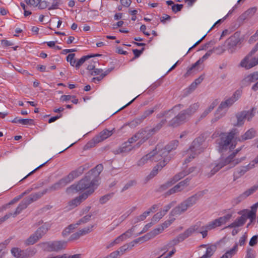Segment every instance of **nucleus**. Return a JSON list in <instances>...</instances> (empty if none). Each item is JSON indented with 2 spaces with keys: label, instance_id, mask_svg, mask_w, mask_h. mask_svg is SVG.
<instances>
[{
  "label": "nucleus",
  "instance_id": "obj_28",
  "mask_svg": "<svg viewBox=\"0 0 258 258\" xmlns=\"http://www.w3.org/2000/svg\"><path fill=\"white\" fill-rule=\"evenodd\" d=\"M167 122V119H163L160 121L159 123H158L152 129L149 130L148 133L149 135V137H151L153 136L155 133L159 131L162 127L166 124Z\"/></svg>",
  "mask_w": 258,
  "mask_h": 258
},
{
  "label": "nucleus",
  "instance_id": "obj_33",
  "mask_svg": "<svg viewBox=\"0 0 258 258\" xmlns=\"http://www.w3.org/2000/svg\"><path fill=\"white\" fill-rule=\"evenodd\" d=\"M183 107V105L182 104H178L174 106H173L171 109L166 110L165 111V119H168L172 117H173L175 113H174V110L176 109L177 108H179V109L182 108Z\"/></svg>",
  "mask_w": 258,
  "mask_h": 258
},
{
  "label": "nucleus",
  "instance_id": "obj_26",
  "mask_svg": "<svg viewBox=\"0 0 258 258\" xmlns=\"http://www.w3.org/2000/svg\"><path fill=\"white\" fill-rule=\"evenodd\" d=\"M167 163L168 161L166 160L163 162H159L151 171L149 175L150 178H151L156 176L158 174V171L161 170L167 164Z\"/></svg>",
  "mask_w": 258,
  "mask_h": 258
},
{
  "label": "nucleus",
  "instance_id": "obj_16",
  "mask_svg": "<svg viewBox=\"0 0 258 258\" xmlns=\"http://www.w3.org/2000/svg\"><path fill=\"white\" fill-rule=\"evenodd\" d=\"M232 216V214L228 213L224 216L220 217L217 219L209 223V229H214L217 227H220L222 225L226 224L230 220Z\"/></svg>",
  "mask_w": 258,
  "mask_h": 258
},
{
  "label": "nucleus",
  "instance_id": "obj_52",
  "mask_svg": "<svg viewBox=\"0 0 258 258\" xmlns=\"http://www.w3.org/2000/svg\"><path fill=\"white\" fill-rule=\"evenodd\" d=\"M113 194H108L105 195L101 197L99 199V202L101 204L103 205L106 203L109 199L112 197Z\"/></svg>",
  "mask_w": 258,
  "mask_h": 258
},
{
  "label": "nucleus",
  "instance_id": "obj_32",
  "mask_svg": "<svg viewBox=\"0 0 258 258\" xmlns=\"http://www.w3.org/2000/svg\"><path fill=\"white\" fill-rule=\"evenodd\" d=\"M179 144V142L177 140H173L171 141L168 145H167L164 148V150L168 151V155L170 152L173 150H175Z\"/></svg>",
  "mask_w": 258,
  "mask_h": 258
},
{
  "label": "nucleus",
  "instance_id": "obj_49",
  "mask_svg": "<svg viewBox=\"0 0 258 258\" xmlns=\"http://www.w3.org/2000/svg\"><path fill=\"white\" fill-rule=\"evenodd\" d=\"M188 175L186 170H183L179 173L175 175L172 181L174 183L177 181L178 180H180V179L183 178L185 176Z\"/></svg>",
  "mask_w": 258,
  "mask_h": 258
},
{
  "label": "nucleus",
  "instance_id": "obj_63",
  "mask_svg": "<svg viewBox=\"0 0 258 258\" xmlns=\"http://www.w3.org/2000/svg\"><path fill=\"white\" fill-rule=\"evenodd\" d=\"M218 103V102L217 100H215L211 103V104L210 105V106L208 107V108L206 109V110L207 111H208V113H209L217 105Z\"/></svg>",
  "mask_w": 258,
  "mask_h": 258
},
{
  "label": "nucleus",
  "instance_id": "obj_62",
  "mask_svg": "<svg viewBox=\"0 0 258 258\" xmlns=\"http://www.w3.org/2000/svg\"><path fill=\"white\" fill-rule=\"evenodd\" d=\"M218 103V102L217 100H215L211 103V104L210 105V106L208 107V108L206 109V110L207 111H208V113H209L217 105Z\"/></svg>",
  "mask_w": 258,
  "mask_h": 258
},
{
  "label": "nucleus",
  "instance_id": "obj_47",
  "mask_svg": "<svg viewBox=\"0 0 258 258\" xmlns=\"http://www.w3.org/2000/svg\"><path fill=\"white\" fill-rule=\"evenodd\" d=\"M142 119L139 117L136 118L135 119L128 123V125L131 128H135L142 122Z\"/></svg>",
  "mask_w": 258,
  "mask_h": 258
},
{
  "label": "nucleus",
  "instance_id": "obj_20",
  "mask_svg": "<svg viewBox=\"0 0 258 258\" xmlns=\"http://www.w3.org/2000/svg\"><path fill=\"white\" fill-rule=\"evenodd\" d=\"M68 183V181L64 177L60 179L58 182L49 186L48 188L45 189L44 190H47V192L48 191H52L56 190L65 186Z\"/></svg>",
  "mask_w": 258,
  "mask_h": 258
},
{
  "label": "nucleus",
  "instance_id": "obj_40",
  "mask_svg": "<svg viewBox=\"0 0 258 258\" xmlns=\"http://www.w3.org/2000/svg\"><path fill=\"white\" fill-rule=\"evenodd\" d=\"M199 65L197 64L196 62L194 63L191 67H190L187 70L186 73L184 75L185 77H187L194 74L197 73V72L198 71V70L197 69V67Z\"/></svg>",
  "mask_w": 258,
  "mask_h": 258
},
{
  "label": "nucleus",
  "instance_id": "obj_56",
  "mask_svg": "<svg viewBox=\"0 0 258 258\" xmlns=\"http://www.w3.org/2000/svg\"><path fill=\"white\" fill-rule=\"evenodd\" d=\"M214 53H216L217 54L220 55L224 53L225 51V48L223 46H219L218 47H214L212 49Z\"/></svg>",
  "mask_w": 258,
  "mask_h": 258
},
{
  "label": "nucleus",
  "instance_id": "obj_38",
  "mask_svg": "<svg viewBox=\"0 0 258 258\" xmlns=\"http://www.w3.org/2000/svg\"><path fill=\"white\" fill-rule=\"evenodd\" d=\"M150 214V211H145L140 216L135 217L134 219H133V222L134 224L137 223L141 221L144 220L146 217L149 215Z\"/></svg>",
  "mask_w": 258,
  "mask_h": 258
},
{
  "label": "nucleus",
  "instance_id": "obj_64",
  "mask_svg": "<svg viewBox=\"0 0 258 258\" xmlns=\"http://www.w3.org/2000/svg\"><path fill=\"white\" fill-rule=\"evenodd\" d=\"M218 103V102L217 100H215L211 103V104L210 105V106L208 107V108L206 109V110L207 111H208V113H209L217 105Z\"/></svg>",
  "mask_w": 258,
  "mask_h": 258
},
{
  "label": "nucleus",
  "instance_id": "obj_15",
  "mask_svg": "<svg viewBox=\"0 0 258 258\" xmlns=\"http://www.w3.org/2000/svg\"><path fill=\"white\" fill-rule=\"evenodd\" d=\"M252 55H250L249 53L242 59L239 64V66L245 68L246 70H249L253 67L258 64V57H250Z\"/></svg>",
  "mask_w": 258,
  "mask_h": 258
},
{
  "label": "nucleus",
  "instance_id": "obj_24",
  "mask_svg": "<svg viewBox=\"0 0 258 258\" xmlns=\"http://www.w3.org/2000/svg\"><path fill=\"white\" fill-rule=\"evenodd\" d=\"M256 10L257 8L256 7H252L248 9L239 17L238 20L243 21L248 18H251L256 13Z\"/></svg>",
  "mask_w": 258,
  "mask_h": 258
},
{
  "label": "nucleus",
  "instance_id": "obj_46",
  "mask_svg": "<svg viewBox=\"0 0 258 258\" xmlns=\"http://www.w3.org/2000/svg\"><path fill=\"white\" fill-rule=\"evenodd\" d=\"M92 214H88L87 215L83 217H82L81 219H80L79 221H77V222L76 223V225L77 226H79L82 224H85L90 221L91 218L92 217Z\"/></svg>",
  "mask_w": 258,
  "mask_h": 258
},
{
  "label": "nucleus",
  "instance_id": "obj_35",
  "mask_svg": "<svg viewBox=\"0 0 258 258\" xmlns=\"http://www.w3.org/2000/svg\"><path fill=\"white\" fill-rule=\"evenodd\" d=\"M164 228L161 225L160 227L154 229L153 230L151 231L149 233L147 234V236H148L149 239L154 238L155 236L162 232L164 230Z\"/></svg>",
  "mask_w": 258,
  "mask_h": 258
},
{
  "label": "nucleus",
  "instance_id": "obj_48",
  "mask_svg": "<svg viewBox=\"0 0 258 258\" xmlns=\"http://www.w3.org/2000/svg\"><path fill=\"white\" fill-rule=\"evenodd\" d=\"M148 160L151 161V156L150 153L147 154L145 156H143L139 161L138 162V166H143L147 162Z\"/></svg>",
  "mask_w": 258,
  "mask_h": 258
},
{
  "label": "nucleus",
  "instance_id": "obj_12",
  "mask_svg": "<svg viewBox=\"0 0 258 258\" xmlns=\"http://www.w3.org/2000/svg\"><path fill=\"white\" fill-rule=\"evenodd\" d=\"M47 192V190H43L31 194L24 198L18 205L22 210L25 209L31 203L37 201Z\"/></svg>",
  "mask_w": 258,
  "mask_h": 258
},
{
  "label": "nucleus",
  "instance_id": "obj_44",
  "mask_svg": "<svg viewBox=\"0 0 258 258\" xmlns=\"http://www.w3.org/2000/svg\"><path fill=\"white\" fill-rule=\"evenodd\" d=\"M157 107L156 106H155L154 108L152 109H149L148 110H145L143 114L140 117L141 119H142V121H143L146 118H147L148 116H149L151 115L154 111L156 109Z\"/></svg>",
  "mask_w": 258,
  "mask_h": 258
},
{
  "label": "nucleus",
  "instance_id": "obj_50",
  "mask_svg": "<svg viewBox=\"0 0 258 258\" xmlns=\"http://www.w3.org/2000/svg\"><path fill=\"white\" fill-rule=\"evenodd\" d=\"M164 216V213L161 212H158L153 216L151 219V221L155 224L158 222Z\"/></svg>",
  "mask_w": 258,
  "mask_h": 258
},
{
  "label": "nucleus",
  "instance_id": "obj_21",
  "mask_svg": "<svg viewBox=\"0 0 258 258\" xmlns=\"http://www.w3.org/2000/svg\"><path fill=\"white\" fill-rule=\"evenodd\" d=\"M258 189V185H254L251 187L250 188L246 190L243 193L241 194L236 199L237 203L243 201L245 199H246L249 196L252 195L253 192H254Z\"/></svg>",
  "mask_w": 258,
  "mask_h": 258
},
{
  "label": "nucleus",
  "instance_id": "obj_58",
  "mask_svg": "<svg viewBox=\"0 0 258 258\" xmlns=\"http://www.w3.org/2000/svg\"><path fill=\"white\" fill-rule=\"evenodd\" d=\"M183 7L182 4H174L171 8V9L174 13H176L180 11Z\"/></svg>",
  "mask_w": 258,
  "mask_h": 258
},
{
  "label": "nucleus",
  "instance_id": "obj_6",
  "mask_svg": "<svg viewBox=\"0 0 258 258\" xmlns=\"http://www.w3.org/2000/svg\"><path fill=\"white\" fill-rule=\"evenodd\" d=\"M97 185L96 179L91 178L90 175L88 176L87 173L85 177L81 179L77 184H74L67 188V191L78 192L84 190L87 188H93L94 186Z\"/></svg>",
  "mask_w": 258,
  "mask_h": 258
},
{
  "label": "nucleus",
  "instance_id": "obj_54",
  "mask_svg": "<svg viewBox=\"0 0 258 258\" xmlns=\"http://www.w3.org/2000/svg\"><path fill=\"white\" fill-rule=\"evenodd\" d=\"M75 53H70L67 57V60L70 62V64L73 66H75L76 59H75Z\"/></svg>",
  "mask_w": 258,
  "mask_h": 258
},
{
  "label": "nucleus",
  "instance_id": "obj_3",
  "mask_svg": "<svg viewBox=\"0 0 258 258\" xmlns=\"http://www.w3.org/2000/svg\"><path fill=\"white\" fill-rule=\"evenodd\" d=\"M241 91L237 90L235 92L231 97L226 99L224 101L221 102L214 113V117L211 119L212 123L216 122L225 115V109L230 107L237 100H238L241 95Z\"/></svg>",
  "mask_w": 258,
  "mask_h": 258
},
{
  "label": "nucleus",
  "instance_id": "obj_31",
  "mask_svg": "<svg viewBox=\"0 0 258 258\" xmlns=\"http://www.w3.org/2000/svg\"><path fill=\"white\" fill-rule=\"evenodd\" d=\"M112 134L111 131L105 129L101 132L98 136H96V137L98 138L99 141L101 142L111 136Z\"/></svg>",
  "mask_w": 258,
  "mask_h": 258
},
{
  "label": "nucleus",
  "instance_id": "obj_22",
  "mask_svg": "<svg viewBox=\"0 0 258 258\" xmlns=\"http://www.w3.org/2000/svg\"><path fill=\"white\" fill-rule=\"evenodd\" d=\"M253 168V165L248 164L246 166H242L239 168L236 169V171L234 172V177L236 178H238L241 176L243 175L247 171Z\"/></svg>",
  "mask_w": 258,
  "mask_h": 258
},
{
  "label": "nucleus",
  "instance_id": "obj_19",
  "mask_svg": "<svg viewBox=\"0 0 258 258\" xmlns=\"http://www.w3.org/2000/svg\"><path fill=\"white\" fill-rule=\"evenodd\" d=\"M103 166L101 164L97 165L95 168L92 169L87 172L88 176L90 175L91 178L96 179V181L98 182L99 180V176L101 172L102 171Z\"/></svg>",
  "mask_w": 258,
  "mask_h": 258
},
{
  "label": "nucleus",
  "instance_id": "obj_60",
  "mask_svg": "<svg viewBox=\"0 0 258 258\" xmlns=\"http://www.w3.org/2000/svg\"><path fill=\"white\" fill-rule=\"evenodd\" d=\"M145 48L144 47H143L141 50H139L138 49H133V52L134 53L135 56L133 58V59L139 57L142 54Z\"/></svg>",
  "mask_w": 258,
  "mask_h": 258
},
{
  "label": "nucleus",
  "instance_id": "obj_13",
  "mask_svg": "<svg viewBox=\"0 0 258 258\" xmlns=\"http://www.w3.org/2000/svg\"><path fill=\"white\" fill-rule=\"evenodd\" d=\"M240 41V33L238 32H235L226 40L225 44L229 53H233L235 52L236 46L241 43Z\"/></svg>",
  "mask_w": 258,
  "mask_h": 258
},
{
  "label": "nucleus",
  "instance_id": "obj_39",
  "mask_svg": "<svg viewBox=\"0 0 258 258\" xmlns=\"http://www.w3.org/2000/svg\"><path fill=\"white\" fill-rule=\"evenodd\" d=\"M98 138L96 136L94 137L91 141L88 142L86 145L84 146V149L87 150L89 148L94 147L97 144L100 143Z\"/></svg>",
  "mask_w": 258,
  "mask_h": 258
},
{
  "label": "nucleus",
  "instance_id": "obj_23",
  "mask_svg": "<svg viewBox=\"0 0 258 258\" xmlns=\"http://www.w3.org/2000/svg\"><path fill=\"white\" fill-rule=\"evenodd\" d=\"M51 224L49 222L44 223L41 226L38 228L35 233L41 238L50 228Z\"/></svg>",
  "mask_w": 258,
  "mask_h": 258
},
{
  "label": "nucleus",
  "instance_id": "obj_14",
  "mask_svg": "<svg viewBox=\"0 0 258 258\" xmlns=\"http://www.w3.org/2000/svg\"><path fill=\"white\" fill-rule=\"evenodd\" d=\"M91 166L89 163L85 164L84 165L79 167L76 169L71 171L67 176L65 177L68 183L73 181L74 179L81 175L84 172L90 168Z\"/></svg>",
  "mask_w": 258,
  "mask_h": 258
},
{
  "label": "nucleus",
  "instance_id": "obj_51",
  "mask_svg": "<svg viewBox=\"0 0 258 258\" xmlns=\"http://www.w3.org/2000/svg\"><path fill=\"white\" fill-rule=\"evenodd\" d=\"M256 252L255 251L251 248H249L247 249L246 255L244 258H255Z\"/></svg>",
  "mask_w": 258,
  "mask_h": 258
},
{
  "label": "nucleus",
  "instance_id": "obj_53",
  "mask_svg": "<svg viewBox=\"0 0 258 258\" xmlns=\"http://www.w3.org/2000/svg\"><path fill=\"white\" fill-rule=\"evenodd\" d=\"M94 227V225H91L90 226H89L88 227H86L83 229H82L79 230V232L80 233V234L81 236L86 235L88 233H89L92 231V228Z\"/></svg>",
  "mask_w": 258,
  "mask_h": 258
},
{
  "label": "nucleus",
  "instance_id": "obj_43",
  "mask_svg": "<svg viewBox=\"0 0 258 258\" xmlns=\"http://www.w3.org/2000/svg\"><path fill=\"white\" fill-rule=\"evenodd\" d=\"M94 191V188H90L85 192L83 193L82 195H80L78 197L80 200L81 202L85 200L89 196L91 195Z\"/></svg>",
  "mask_w": 258,
  "mask_h": 258
},
{
  "label": "nucleus",
  "instance_id": "obj_8",
  "mask_svg": "<svg viewBox=\"0 0 258 258\" xmlns=\"http://www.w3.org/2000/svg\"><path fill=\"white\" fill-rule=\"evenodd\" d=\"M201 224H202V222L199 221L197 222L195 224L187 229L183 233H180L177 237L170 240L168 244L170 247H174L191 235L195 231H197L199 229Z\"/></svg>",
  "mask_w": 258,
  "mask_h": 258
},
{
  "label": "nucleus",
  "instance_id": "obj_37",
  "mask_svg": "<svg viewBox=\"0 0 258 258\" xmlns=\"http://www.w3.org/2000/svg\"><path fill=\"white\" fill-rule=\"evenodd\" d=\"M146 131L145 130H141L137 134H135L132 138L128 139L126 142L130 143V145L136 141L140 138H142V135H144Z\"/></svg>",
  "mask_w": 258,
  "mask_h": 258
},
{
  "label": "nucleus",
  "instance_id": "obj_17",
  "mask_svg": "<svg viewBox=\"0 0 258 258\" xmlns=\"http://www.w3.org/2000/svg\"><path fill=\"white\" fill-rule=\"evenodd\" d=\"M134 149V147L130 145V143L124 142L118 148L113 150L112 152L114 154H119L127 153L131 151Z\"/></svg>",
  "mask_w": 258,
  "mask_h": 258
},
{
  "label": "nucleus",
  "instance_id": "obj_25",
  "mask_svg": "<svg viewBox=\"0 0 258 258\" xmlns=\"http://www.w3.org/2000/svg\"><path fill=\"white\" fill-rule=\"evenodd\" d=\"M255 130L253 128H251L247 131L244 135L239 137L238 141L243 142L247 140L251 139L255 137Z\"/></svg>",
  "mask_w": 258,
  "mask_h": 258
},
{
  "label": "nucleus",
  "instance_id": "obj_2",
  "mask_svg": "<svg viewBox=\"0 0 258 258\" xmlns=\"http://www.w3.org/2000/svg\"><path fill=\"white\" fill-rule=\"evenodd\" d=\"M205 194V190L200 191L188 198L173 209L170 212V215L174 216L179 215L185 212L189 208L195 205L204 196Z\"/></svg>",
  "mask_w": 258,
  "mask_h": 258
},
{
  "label": "nucleus",
  "instance_id": "obj_45",
  "mask_svg": "<svg viewBox=\"0 0 258 258\" xmlns=\"http://www.w3.org/2000/svg\"><path fill=\"white\" fill-rule=\"evenodd\" d=\"M237 227L243 226L245 223V214L238 217L234 221Z\"/></svg>",
  "mask_w": 258,
  "mask_h": 258
},
{
  "label": "nucleus",
  "instance_id": "obj_59",
  "mask_svg": "<svg viewBox=\"0 0 258 258\" xmlns=\"http://www.w3.org/2000/svg\"><path fill=\"white\" fill-rule=\"evenodd\" d=\"M7 244V241H5L4 243L0 244V258H2L6 253V245Z\"/></svg>",
  "mask_w": 258,
  "mask_h": 258
},
{
  "label": "nucleus",
  "instance_id": "obj_61",
  "mask_svg": "<svg viewBox=\"0 0 258 258\" xmlns=\"http://www.w3.org/2000/svg\"><path fill=\"white\" fill-rule=\"evenodd\" d=\"M81 203V202L79 199V197H78L72 200L71 201H70L69 202V205L75 207H77L78 205H80Z\"/></svg>",
  "mask_w": 258,
  "mask_h": 258
},
{
  "label": "nucleus",
  "instance_id": "obj_4",
  "mask_svg": "<svg viewBox=\"0 0 258 258\" xmlns=\"http://www.w3.org/2000/svg\"><path fill=\"white\" fill-rule=\"evenodd\" d=\"M238 134V132L236 128H233L228 133H221L220 135V141L218 142L219 150L222 152L224 150H227L228 149H234L235 145L233 146V144L230 145V144L234 137Z\"/></svg>",
  "mask_w": 258,
  "mask_h": 258
},
{
  "label": "nucleus",
  "instance_id": "obj_10",
  "mask_svg": "<svg viewBox=\"0 0 258 258\" xmlns=\"http://www.w3.org/2000/svg\"><path fill=\"white\" fill-rule=\"evenodd\" d=\"M256 109L254 107L249 110H243L237 112L235 114L237 121L234 123V126H241L244 123L245 119H247L249 121L254 116Z\"/></svg>",
  "mask_w": 258,
  "mask_h": 258
},
{
  "label": "nucleus",
  "instance_id": "obj_57",
  "mask_svg": "<svg viewBox=\"0 0 258 258\" xmlns=\"http://www.w3.org/2000/svg\"><path fill=\"white\" fill-rule=\"evenodd\" d=\"M61 4L60 0H53L52 5L48 8L49 10L58 9V6Z\"/></svg>",
  "mask_w": 258,
  "mask_h": 258
},
{
  "label": "nucleus",
  "instance_id": "obj_41",
  "mask_svg": "<svg viewBox=\"0 0 258 258\" xmlns=\"http://www.w3.org/2000/svg\"><path fill=\"white\" fill-rule=\"evenodd\" d=\"M209 223L205 226H200L199 229L196 231L195 232H198L199 233H200L202 234L203 238H205L208 234V231L212 230V229H209Z\"/></svg>",
  "mask_w": 258,
  "mask_h": 258
},
{
  "label": "nucleus",
  "instance_id": "obj_29",
  "mask_svg": "<svg viewBox=\"0 0 258 258\" xmlns=\"http://www.w3.org/2000/svg\"><path fill=\"white\" fill-rule=\"evenodd\" d=\"M238 244L236 243L232 248L227 250L220 258H231L236 254L238 251Z\"/></svg>",
  "mask_w": 258,
  "mask_h": 258
},
{
  "label": "nucleus",
  "instance_id": "obj_7",
  "mask_svg": "<svg viewBox=\"0 0 258 258\" xmlns=\"http://www.w3.org/2000/svg\"><path fill=\"white\" fill-rule=\"evenodd\" d=\"M203 141V138L198 137L192 142L191 145L187 151V153L189 155L188 158L185 159L184 162L185 163H189L196 156L203 152L204 149L202 146Z\"/></svg>",
  "mask_w": 258,
  "mask_h": 258
},
{
  "label": "nucleus",
  "instance_id": "obj_1",
  "mask_svg": "<svg viewBox=\"0 0 258 258\" xmlns=\"http://www.w3.org/2000/svg\"><path fill=\"white\" fill-rule=\"evenodd\" d=\"M199 107L198 103L190 105L188 108L180 111L168 123V125L172 127H177L187 122L191 116L197 111Z\"/></svg>",
  "mask_w": 258,
  "mask_h": 258
},
{
  "label": "nucleus",
  "instance_id": "obj_5",
  "mask_svg": "<svg viewBox=\"0 0 258 258\" xmlns=\"http://www.w3.org/2000/svg\"><path fill=\"white\" fill-rule=\"evenodd\" d=\"M241 150V148L239 149H236L235 151L233 152L230 155H229L224 161H222L217 163L215 166L211 170L210 172L208 173L207 175L208 177H211L213 175H214L216 173H217L220 169H221L223 167L227 165L231 162H233V165L232 167L235 166L239 163L241 162L242 160H243L245 157L241 158L240 159H234L237 153ZM230 167L229 168H231Z\"/></svg>",
  "mask_w": 258,
  "mask_h": 258
},
{
  "label": "nucleus",
  "instance_id": "obj_42",
  "mask_svg": "<svg viewBox=\"0 0 258 258\" xmlns=\"http://www.w3.org/2000/svg\"><path fill=\"white\" fill-rule=\"evenodd\" d=\"M93 57V56L91 55H85L82 56L80 59H79L77 62L76 61L75 63V67L76 68L79 69L81 66H82L86 60Z\"/></svg>",
  "mask_w": 258,
  "mask_h": 258
},
{
  "label": "nucleus",
  "instance_id": "obj_18",
  "mask_svg": "<svg viewBox=\"0 0 258 258\" xmlns=\"http://www.w3.org/2000/svg\"><path fill=\"white\" fill-rule=\"evenodd\" d=\"M257 80H258V71L254 72L246 76L242 79L241 83L242 86H247Z\"/></svg>",
  "mask_w": 258,
  "mask_h": 258
},
{
  "label": "nucleus",
  "instance_id": "obj_9",
  "mask_svg": "<svg viewBox=\"0 0 258 258\" xmlns=\"http://www.w3.org/2000/svg\"><path fill=\"white\" fill-rule=\"evenodd\" d=\"M68 241L64 240H57L42 242L40 244L42 248L46 251H59L66 249Z\"/></svg>",
  "mask_w": 258,
  "mask_h": 258
},
{
  "label": "nucleus",
  "instance_id": "obj_34",
  "mask_svg": "<svg viewBox=\"0 0 258 258\" xmlns=\"http://www.w3.org/2000/svg\"><path fill=\"white\" fill-rule=\"evenodd\" d=\"M215 245H211L207 248L206 253L203 255V258H210L216 250Z\"/></svg>",
  "mask_w": 258,
  "mask_h": 258
},
{
  "label": "nucleus",
  "instance_id": "obj_27",
  "mask_svg": "<svg viewBox=\"0 0 258 258\" xmlns=\"http://www.w3.org/2000/svg\"><path fill=\"white\" fill-rule=\"evenodd\" d=\"M135 226L132 227L131 229L127 230L125 232L123 233L122 234L119 236L117 237L114 241L113 243L116 244H118L121 241H123L126 237H130L132 235V233L135 230Z\"/></svg>",
  "mask_w": 258,
  "mask_h": 258
},
{
  "label": "nucleus",
  "instance_id": "obj_36",
  "mask_svg": "<svg viewBox=\"0 0 258 258\" xmlns=\"http://www.w3.org/2000/svg\"><path fill=\"white\" fill-rule=\"evenodd\" d=\"M40 238L35 233H33L25 241L26 245H32L35 243Z\"/></svg>",
  "mask_w": 258,
  "mask_h": 258
},
{
  "label": "nucleus",
  "instance_id": "obj_30",
  "mask_svg": "<svg viewBox=\"0 0 258 258\" xmlns=\"http://www.w3.org/2000/svg\"><path fill=\"white\" fill-rule=\"evenodd\" d=\"M12 122L15 123H21L23 125H32L34 124V120L32 119L19 118L17 117L12 120Z\"/></svg>",
  "mask_w": 258,
  "mask_h": 258
},
{
  "label": "nucleus",
  "instance_id": "obj_55",
  "mask_svg": "<svg viewBox=\"0 0 258 258\" xmlns=\"http://www.w3.org/2000/svg\"><path fill=\"white\" fill-rule=\"evenodd\" d=\"M149 240V238L148 236H147V234L142 237H140L138 238L133 241L131 242V244H132V246H134L135 244L139 243L141 240L148 241Z\"/></svg>",
  "mask_w": 258,
  "mask_h": 258
},
{
  "label": "nucleus",
  "instance_id": "obj_11",
  "mask_svg": "<svg viewBox=\"0 0 258 258\" xmlns=\"http://www.w3.org/2000/svg\"><path fill=\"white\" fill-rule=\"evenodd\" d=\"M159 145H158L155 149L150 152L151 156V161L157 162H163L164 160H167L168 162L170 161V159L168 156V151L164 150L163 149L161 150L157 149L159 148Z\"/></svg>",
  "mask_w": 258,
  "mask_h": 258
}]
</instances>
